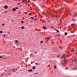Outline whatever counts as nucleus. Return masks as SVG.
Here are the masks:
<instances>
[{
	"label": "nucleus",
	"instance_id": "obj_5",
	"mask_svg": "<svg viewBox=\"0 0 77 77\" xmlns=\"http://www.w3.org/2000/svg\"><path fill=\"white\" fill-rule=\"evenodd\" d=\"M17 69H14L12 70V71H13V72H15V71H16V70H17Z\"/></svg>",
	"mask_w": 77,
	"mask_h": 77
},
{
	"label": "nucleus",
	"instance_id": "obj_17",
	"mask_svg": "<svg viewBox=\"0 0 77 77\" xmlns=\"http://www.w3.org/2000/svg\"><path fill=\"white\" fill-rule=\"evenodd\" d=\"M40 42H41V44H42V43H43V41H40Z\"/></svg>",
	"mask_w": 77,
	"mask_h": 77
},
{
	"label": "nucleus",
	"instance_id": "obj_39",
	"mask_svg": "<svg viewBox=\"0 0 77 77\" xmlns=\"http://www.w3.org/2000/svg\"><path fill=\"white\" fill-rule=\"evenodd\" d=\"M60 17V15H59V17Z\"/></svg>",
	"mask_w": 77,
	"mask_h": 77
},
{
	"label": "nucleus",
	"instance_id": "obj_7",
	"mask_svg": "<svg viewBox=\"0 0 77 77\" xmlns=\"http://www.w3.org/2000/svg\"><path fill=\"white\" fill-rule=\"evenodd\" d=\"M21 28L22 29H24L25 27L24 26H22L21 27Z\"/></svg>",
	"mask_w": 77,
	"mask_h": 77
},
{
	"label": "nucleus",
	"instance_id": "obj_28",
	"mask_svg": "<svg viewBox=\"0 0 77 77\" xmlns=\"http://www.w3.org/2000/svg\"><path fill=\"white\" fill-rule=\"evenodd\" d=\"M47 39L48 40H49V39H50V38H48Z\"/></svg>",
	"mask_w": 77,
	"mask_h": 77
},
{
	"label": "nucleus",
	"instance_id": "obj_45",
	"mask_svg": "<svg viewBox=\"0 0 77 77\" xmlns=\"http://www.w3.org/2000/svg\"><path fill=\"white\" fill-rule=\"evenodd\" d=\"M67 53H69V52H67Z\"/></svg>",
	"mask_w": 77,
	"mask_h": 77
},
{
	"label": "nucleus",
	"instance_id": "obj_4",
	"mask_svg": "<svg viewBox=\"0 0 77 77\" xmlns=\"http://www.w3.org/2000/svg\"><path fill=\"white\" fill-rule=\"evenodd\" d=\"M14 42H15L16 44H18V40H16L14 41Z\"/></svg>",
	"mask_w": 77,
	"mask_h": 77
},
{
	"label": "nucleus",
	"instance_id": "obj_13",
	"mask_svg": "<svg viewBox=\"0 0 77 77\" xmlns=\"http://www.w3.org/2000/svg\"><path fill=\"white\" fill-rule=\"evenodd\" d=\"M65 35H67V33L66 32H65L64 33Z\"/></svg>",
	"mask_w": 77,
	"mask_h": 77
},
{
	"label": "nucleus",
	"instance_id": "obj_43",
	"mask_svg": "<svg viewBox=\"0 0 77 77\" xmlns=\"http://www.w3.org/2000/svg\"><path fill=\"white\" fill-rule=\"evenodd\" d=\"M37 74V73H35V74Z\"/></svg>",
	"mask_w": 77,
	"mask_h": 77
},
{
	"label": "nucleus",
	"instance_id": "obj_1",
	"mask_svg": "<svg viewBox=\"0 0 77 77\" xmlns=\"http://www.w3.org/2000/svg\"><path fill=\"white\" fill-rule=\"evenodd\" d=\"M66 56H65V55H63L62 56V57H61V59H63V58H64V59H65V58H66Z\"/></svg>",
	"mask_w": 77,
	"mask_h": 77
},
{
	"label": "nucleus",
	"instance_id": "obj_20",
	"mask_svg": "<svg viewBox=\"0 0 77 77\" xmlns=\"http://www.w3.org/2000/svg\"><path fill=\"white\" fill-rule=\"evenodd\" d=\"M54 13H56H56H57V11H54Z\"/></svg>",
	"mask_w": 77,
	"mask_h": 77
},
{
	"label": "nucleus",
	"instance_id": "obj_36",
	"mask_svg": "<svg viewBox=\"0 0 77 77\" xmlns=\"http://www.w3.org/2000/svg\"><path fill=\"white\" fill-rule=\"evenodd\" d=\"M18 5H20V3H18Z\"/></svg>",
	"mask_w": 77,
	"mask_h": 77
},
{
	"label": "nucleus",
	"instance_id": "obj_11",
	"mask_svg": "<svg viewBox=\"0 0 77 77\" xmlns=\"http://www.w3.org/2000/svg\"><path fill=\"white\" fill-rule=\"evenodd\" d=\"M54 30H56V31H57V32H59V30H58L57 29H54Z\"/></svg>",
	"mask_w": 77,
	"mask_h": 77
},
{
	"label": "nucleus",
	"instance_id": "obj_32",
	"mask_svg": "<svg viewBox=\"0 0 77 77\" xmlns=\"http://www.w3.org/2000/svg\"><path fill=\"white\" fill-rule=\"evenodd\" d=\"M59 55H58V56H57V57H59Z\"/></svg>",
	"mask_w": 77,
	"mask_h": 77
},
{
	"label": "nucleus",
	"instance_id": "obj_14",
	"mask_svg": "<svg viewBox=\"0 0 77 77\" xmlns=\"http://www.w3.org/2000/svg\"><path fill=\"white\" fill-rule=\"evenodd\" d=\"M72 52H74V48H72Z\"/></svg>",
	"mask_w": 77,
	"mask_h": 77
},
{
	"label": "nucleus",
	"instance_id": "obj_2",
	"mask_svg": "<svg viewBox=\"0 0 77 77\" xmlns=\"http://www.w3.org/2000/svg\"><path fill=\"white\" fill-rule=\"evenodd\" d=\"M64 62H65V63H67V62H68V60L65 59Z\"/></svg>",
	"mask_w": 77,
	"mask_h": 77
},
{
	"label": "nucleus",
	"instance_id": "obj_35",
	"mask_svg": "<svg viewBox=\"0 0 77 77\" xmlns=\"http://www.w3.org/2000/svg\"><path fill=\"white\" fill-rule=\"evenodd\" d=\"M0 58H2V56H0Z\"/></svg>",
	"mask_w": 77,
	"mask_h": 77
},
{
	"label": "nucleus",
	"instance_id": "obj_19",
	"mask_svg": "<svg viewBox=\"0 0 77 77\" xmlns=\"http://www.w3.org/2000/svg\"><path fill=\"white\" fill-rule=\"evenodd\" d=\"M3 36H5V37L6 36H7V35H3Z\"/></svg>",
	"mask_w": 77,
	"mask_h": 77
},
{
	"label": "nucleus",
	"instance_id": "obj_6",
	"mask_svg": "<svg viewBox=\"0 0 77 77\" xmlns=\"http://www.w3.org/2000/svg\"><path fill=\"white\" fill-rule=\"evenodd\" d=\"M43 28L44 29H47L46 28V27H45V26H43Z\"/></svg>",
	"mask_w": 77,
	"mask_h": 77
},
{
	"label": "nucleus",
	"instance_id": "obj_31",
	"mask_svg": "<svg viewBox=\"0 0 77 77\" xmlns=\"http://www.w3.org/2000/svg\"><path fill=\"white\" fill-rule=\"evenodd\" d=\"M60 48H62V47H61L60 46Z\"/></svg>",
	"mask_w": 77,
	"mask_h": 77
},
{
	"label": "nucleus",
	"instance_id": "obj_38",
	"mask_svg": "<svg viewBox=\"0 0 77 77\" xmlns=\"http://www.w3.org/2000/svg\"><path fill=\"white\" fill-rule=\"evenodd\" d=\"M75 15H76V17H77V14H75Z\"/></svg>",
	"mask_w": 77,
	"mask_h": 77
},
{
	"label": "nucleus",
	"instance_id": "obj_42",
	"mask_svg": "<svg viewBox=\"0 0 77 77\" xmlns=\"http://www.w3.org/2000/svg\"><path fill=\"white\" fill-rule=\"evenodd\" d=\"M18 0V1H21V0Z\"/></svg>",
	"mask_w": 77,
	"mask_h": 77
},
{
	"label": "nucleus",
	"instance_id": "obj_24",
	"mask_svg": "<svg viewBox=\"0 0 77 77\" xmlns=\"http://www.w3.org/2000/svg\"><path fill=\"white\" fill-rule=\"evenodd\" d=\"M2 26H5V24H4V23H3V24H2Z\"/></svg>",
	"mask_w": 77,
	"mask_h": 77
},
{
	"label": "nucleus",
	"instance_id": "obj_8",
	"mask_svg": "<svg viewBox=\"0 0 77 77\" xmlns=\"http://www.w3.org/2000/svg\"><path fill=\"white\" fill-rule=\"evenodd\" d=\"M32 71V69L28 70V72H31V71Z\"/></svg>",
	"mask_w": 77,
	"mask_h": 77
},
{
	"label": "nucleus",
	"instance_id": "obj_22",
	"mask_svg": "<svg viewBox=\"0 0 77 77\" xmlns=\"http://www.w3.org/2000/svg\"><path fill=\"white\" fill-rule=\"evenodd\" d=\"M76 60H77V59H75L74 60H73L72 61H76Z\"/></svg>",
	"mask_w": 77,
	"mask_h": 77
},
{
	"label": "nucleus",
	"instance_id": "obj_48",
	"mask_svg": "<svg viewBox=\"0 0 77 77\" xmlns=\"http://www.w3.org/2000/svg\"><path fill=\"white\" fill-rule=\"evenodd\" d=\"M52 28H53V27H52Z\"/></svg>",
	"mask_w": 77,
	"mask_h": 77
},
{
	"label": "nucleus",
	"instance_id": "obj_9",
	"mask_svg": "<svg viewBox=\"0 0 77 77\" xmlns=\"http://www.w3.org/2000/svg\"><path fill=\"white\" fill-rule=\"evenodd\" d=\"M35 68H36V67H35V66L32 67V69H35Z\"/></svg>",
	"mask_w": 77,
	"mask_h": 77
},
{
	"label": "nucleus",
	"instance_id": "obj_16",
	"mask_svg": "<svg viewBox=\"0 0 77 77\" xmlns=\"http://www.w3.org/2000/svg\"><path fill=\"white\" fill-rule=\"evenodd\" d=\"M3 33V31H0V33Z\"/></svg>",
	"mask_w": 77,
	"mask_h": 77
},
{
	"label": "nucleus",
	"instance_id": "obj_40",
	"mask_svg": "<svg viewBox=\"0 0 77 77\" xmlns=\"http://www.w3.org/2000/svg\"><path fill=\"white\" fill-rule=\"evenodd\" d=\"M10 32H8V34H10Z\"/></svg>",
	"mask_w": 77,
	"mask_h": 77
},
{
	"label": "nucleus",
	"instance_id": "obj_10",
	"mask_svg": "<svg viewBox=\"0 0 77 77\" xmlns=\"http://www.w3.org/2000/svg\"><path fill=\"white\" fill-rule=\"evenodd\" d=\"M16 11V9L15 8H14L13 9V11Z\"/></svg>",
	"mask_w": 77,
	"mask_h": 77
},
{
	"label": "nucleus",
	"instance_id": "obj_26",
	"mask_svg": "<svg viewBox=\"0 0 77 77\" xmlns=\"http://www.w3.org/2000/svg\"><path fill=\"white\" fill-rule=\"evenodd\" d=\"M28 2H30V0H28Z\"/></svg>",
	"mask_w": 77,
	"mask_h": 77
},
{
	"label": "nucleus",
	"instance_id": "obj_25",
	"mask_svg": "<svg viewBox=\"0 0 77 77\" xmlns=\"http://www.w3.org/2000/svg\"><path fill=\"white\" fill-rule=\"evenodd\" d=\"M73 69H74V70H75V69H77V68H73Z\"/></svg>",
	"mask_w": 77,
	"mask_h": 77
},
{
	"label": "nucleus",
	"instance_id": "obj_15",
	"mask_svg": "<svg viewBox=\"0 0 77 77\" xmlns=\"http://www.w3.org/2000/svg\"><path fill=\"white\" fill-rule=\"evenodd\" d=\"M54 69H56V66H54Z\"/></svg>",
	"mask_w": 77,
	"mask_h": 77
},
{
	"label": "nucleus",
	"instance_id": "obj_18",
	"mask_svg": "<svg viewBox=\"0 0 77 77\" xmlns=\"http://www.w3.org/2000/svg\"><path fill=\"white\" fill-rule=\"evenodd\" d=\"M4 12H5V13H7L8 12V11H4Z\"/></svg>",
	"mask_w": 77,
	"mask_h": 77
},
{
	"label": "nucleus",
	"instance_id": "obj_30",
	"mask_svg": "<svg viewBox=\"0 0 77 77\" xmlns=\"http://www.w3.org/2000/svg\"><path fill=\"white\" fill-rule=\"evenodd\" d=\"M29 15H32V13H29Z\"/></svg>",
	"mask_w": 77,
	"mask_h": 77
},
{
	"label": "nucleus",
	"instance_id": "obj_29",
	"mask_svg": "<svg viewBox=\"0 0 77 77\" xmlns=\"http://www.w3.org/2000/svg\"><path fill=\"white\" fill-rule=\"evenodd\" d=\"M68 67H66L65 68V69H68Z\"/></svg>",
	"mask_w": 77,
	"mask_h": 77
},
{
	"label": "nucleus",
	"instance_id": "obj_23",
	"mask_svg": "<svg viewBox=\"0 0 77 77\" xmlns=\"http://www.w3.org/2000/svg\"><path fill=\"white\" fill-rule=\"evenodd\" d=\"M16 9H18V8L17 7H16Z\"/></svg>",
	"mask_w": 77,
	"mask_h": 77
},
{
	"label": "nucleus",
	"instance_id": "obj_46",
	"mask_svg": "<svg viewBox=\"0 0 77 77\" xmlns=\"http://www.w3.org/2000/svg\"><path fill=\"white\" fill-rule=\"evenodd\" d=\"M76 3H75V4H76Z\"/></svg>",
	"mask_w": 77,
	"mask_h": 77
},
{
	"label": "nucleus",
	"instance_id": "obj_37",
	"mask_svg": "<svg viewBox=\"0 0 77 77\" xmlns=\"http://www.w3.org/2000/svg\"><path fill=\"white\" fill-rule=\"evenodd\" d=\"M12 21H13V22L14 21V20H12Z\"/></svg>",
	"mask_w": 77,
	"mask_h": 77
},
{
	"label": "nucleus",
	"instance_id": "obj_27",
	"mask_svg": "<svg viewBox=\"0 0 77 77\" xmlns=\"http://www.w3.org/2000/svg\"><path fill=\"white\" fill-rule=\"evenodd\" d=\"M74 26V24H72V26Z\"/></svg>",
	"mask_w": 77,
	"mask_h": 77
},
{
	"label": "nucleus",
	"instance_id": "obj_12",
	"mask_svg": "<svg viewBox=\"0 0 77 77\" xmlns=\"http://www.w3.org/2000/svg\"><path fill=\"white\" fill-rule=\"evenodd\" d=\"M31 19H32V20H34V17H30Z\"/></svg>",
	"mask_w": 77,
	"mask_h": 77
},
{
	"label": "nucleus",
	"instance_id": "obj_47",
	"mask_svg": "<svg viewBox=\"0 0 77 77\" xmlns=\"http://www.w3.org/2000/svg\"><path fill=\"white\" fill-rule=\"evenodd\" d=\"M70 15H71V14H70Z\"/></svg>",
	"mask_w": 77,
	"mask_h": 77
},
{
	"label": "nucleus",
	"instance_id": "obj_21",
	"mask_svg": "<svg viewBox=\"0 0 77 77\" xmlns=\"http://www.w3.org/2000/svg\"><path fill=\"white\" fill-rule=\"evenodd\" d=\"M21 23H22V24H23L24 23V21H21Z\"/></svg>",
	"mask_w": 77,
	"mask_h": 77
},
{
	"label": "nucleus",
	"instance_id": "obj_3",
	"mask_svg": "<svg viewBox=\"0 0 77 77\" xmlns=\"http://www.w3.org/2000/svg\"><path fill=\"white\" fill-rule=\"evenodd\" d=\"M8 6L7 5H5L4 6L5 9H8Z\"/></svg>",
	"mask_w": 77,
	"mask_h": 77
},
{
	"label": "nucleus",
	"instance_id": "obj_44",
	"mask_svg": "<svg viewBox=\"0 0 77 77\" xmlns=\"http://www.w3.org/2000/svg\"><path fill=\"white\" fill-rule=\"evenodd\" d=\"M21 50V49L20 50H20Z\"/></svg>",
	"mask_w": 77,
	"mask_h": 77
},
{
	"label": "nucleus",
	"instance_id": "obj_34",
	"mask_svg": "<svg viewBox=\"0 0 77 77\" xmlns=\"http://www.w3.org/2000/svg\"><path fill=\"white\" fill-rule=\"evenodd\" d=\"M35 54H36V53H37V52H35Z\"/></svg>",
	"mask_w": 77,
	"mask_h": 77
},
{
	"label": "nucleus",
	"instance_id": "obj_33",
	"mask_svg": "<svg viewBox=\"0 0 77 77\" xmlns=\"http://www.w3.org/2000/svg\"><path fill=\"white\" fill-rule=\"evenodd\" d=\"M19 14H21V13L20 12V11H19Z\"/></svg>",
	"mask_w": 77,
	"mask_h": 77
},
{
	"label": "nucleus",
	"instance_id": "obj_41",
	"mask_svg": "<svg viewBox=\"0 0 77 77\" xmlns=\"http://www.w3.org/2000/svg\"><path fill=\"white\" fill-rule=\"evenodd\" d=\"M72 20H73V21L74 20V19H72Z\"/></svg>",
	"mask_w": 77,
	"mask_h": 77
}]
</instances>
